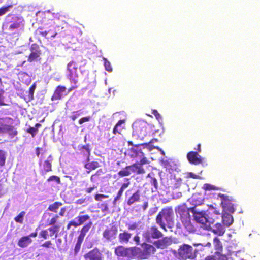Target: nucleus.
<instances>
[{"label": "nucleus", "mask_w": 260, "mask_h": 260, "mask_svg": "<svg viewBox=\"0 0 260 260\" xmlns=\"http://www.w3.org/2000/svg\"><path fill=\"white\" fill-rule=\"evenodd\" d=\"M196 220L203 225V228L206 230H211L215 234L218 236H223L225 229L223 225L220 223H216L212 229L211 224H213L214 221L213 219L209 218L208 215H205L202 212H197L194 214Z\"/></svg>", "instance_id": "f257e3e1"}, {"label": "nucleus", "mask_w": 260, "mask_h": 260, "mask_svg": "<svg viewBox=\"0 0 260 260\" xmlns=\"http://www.w3.org/2000/svg\"><path fill=\"white\" fill-rule=\"evenodd\" d=\"M177 215H179L180 219L184 229L189 233L196 231L195 228L191 221L189 209L184 206H179L175 209Z\"/></svg>", "instance_id": "f03ea898"}, {"label": "nucleus", "mask_w": 260, "mask_h": 260, "mask_svg": "<svg viewBox=\"0 0 260 260\" xmlns=\"http://www.w3.org/2000/svg\"><path fill=\"white\" fill-rule=\"evenodd\" d=\"M174 213L172 207H167L163 208L159 212L156 217V223L160 226L161 228L166 230V224L162 221L164 218L168 224H173L174 223Z\"/></svg>", "instance_id": "7ed1b4c3"}, {"label": "nucleus", "mask_w": 260, "mask_h": 260, "mask_svg": "<svg viewBox=\"0 0 260 260\" xmlns=\"http://www.w3.org/2000/svg\"><path fill=\"white\" fill-rule=\"evenodd\" d=\"M132 135L137 140H143L148 133L149 124L143 120H137L133 125Z\"/></svg>", "instance_id": "20e7f679"}, {"label": "nucleus", "mask_w": 260, "mask_h": 260, "mask_svg": "<svg viewBox=\"0 0 260 260\" xmlns=\"http://www.w3.org/2000/svg\"><path fill=\"white\" fill-rule=\"evenodd\" d=\"M197 249L187 244L180 245L178 249L177 256L180 260L193 259L197 257Z\"/></svg>", "instance_id": "39448f33"}, {"label": "nucleus", "mask_w": 260, "mask_h": 260, "mask_svg": "<svg viewBox=\"0 0 260 260\" xmlns=\"http://www.w3.org/2000/svg\"><path fill=\"white\" fill-rule=\"evenodd\" d=\"M163 236L162 233L155 225L147 228L142 234L143 239L147 242H150L152 239H159Z\"/></svg>", "instance_id": "423d86ee"}, {"label": "nucleus", "mask_w": 260, "mask_h": 260, "mask_svg": "<svg viewBox=\"0 0 260 260\" xmlns=\"http://www.w3.org/2000/svg\"><path fill=\"white\" fill-rule=\"evenodd\" d=\"M218 196L220 198L221 205L224 211L233 213L235 209L234 204L232 203L233 199L228 195L219 193Z\"/></svg>", "instance_id": "0eeeda50"}, {"label": "nucleus", "mask_w": 260, "mask_h": 260, "mask_svg": "<svg viewBox=\"0 0 260 260\" xmlns=\"http://www.w3.org/2000/svg\"><path fill=\"white\" fill-rule=\"evenodd\" d=\"M126 155L133 158L135 162H147V160L144 157V153L138 148H132L127 150Z\"/></svg>", "instance_id": "6e6552de"}, {"label": "nucleus", "mask_w": 260, "mask_h": 260, "mask_svg": "<svg viewBox=\"0 0 260 260\" xmlns=\"http://www.w3.org/2000/svg\"><path fill=\"white\" fill-rule=\"evenodd\" d=\"M213 244L215 251V254L217 256L218 260H228V257L225 254L223 253V247L222 244L217 237L213 239Z\"/></svg>", "instance_id": "1a4fd4ad"}, {"label": "nucleus", "mask_w": 260, "mask_h": 260, "mask_svg": "<svg viewBox=\"0 0 260 260\" xmlns=\"http://www.w3.org/2000/svg\"><path fill=\"white\" fill-rule=\"evenodd\" d=\"M78 66L73 60L67 65L68 77L72 83L76 84L78 82V75L77 73Z\"/></svg>", "instance_id": "9d476101"}, {"label": "nucleus", "mask_w": 260, "mask_h": 260, "mask_svg": "<svg viewBox=\"0 0 260 260\" xmlns=\"http://www.w3.org/2000/svg\"><path fill=\"white\" fill-rule=\"evenodd\" d=\"M118 234V228L116 225H112L107 228L103 232V237L108 242H111L116 238Z\"/></svg>", "instance_id": "9b49d317"}, {"label": "nucleus", "mask_w": 260, "mask_h": 260, "mask_svg": "<svg viewBox=\"0 0 260 260\" xmlns=\"http://www.w3.org/2000/svg\"><path fill=\"white\" fill-rule=\"evenodd\" d=\"M142 246L143 249L141 250L140 249V252L138 254V258L140 259H147L156 251L155 248L151 244L144 243L142 244Z\"/></svg>", "instance_id": "f8f14e48"}, {"label": "nucleus", "mask_w": 260, "mask_h": 260, "mask_svg": "<svg viewBox=\"0 0 260 260\" xmlns=\"http://www.w3.org/2000/svg\"><path fill=\"white\" fill-rule=\"evenodd\" d=\"M30 53L28 56L27 60L29 62L40 60L41 51L39 46L36 44H32L30 47Z\"/></svg>", "instance_id": "ddd939ff"}, {"label": "nucleus", "mask_w": 260, "mask_h": 260, "mask_svg": "<svg viewBox=\"0 0 260 260\" xmlns=\"http://www.w3.org/2000/svg\"><path fill=\"white\" fill-rule=\"evenodd\" d=\"M90 218V217L88 214L79 215L75 218L76 220H71L69 222L67 225V229L69 230L72 226L78 227L81 225L89 220Z\"/></svg>", "instance_id": "4468645a"}, {"label": "nucleus", "mask_w": 260, "mask_h": 260, "mask_svg": "<svg viewBox=\"0 0 260 260\" xmlns=\"http://www.w3.org/2000/svg\"><path fill=\"white\" fill-rule=\"evenodd\" d=\"M84 257L85 260H103L102 254L96 247L85 253Z\"/></svg>", "instance_id": "2eb2a0df"}, {"label": "nucleus", "mask_w": 260, "mask_h": 260, "mask_svg": "<svg viewBox=\"0 0 260 260\" xmlns=\"http://www.w3.org/2000/svg\"><path fill=\"white\" fill-rule=\"evenodd\" d=\"M140 252V248L136 246L126 247L124 251V256L129 259H134L136 257L138 258V254Z\"/></svg>", "instance_id": "dca6fc26"}, {"label": "nucleus", "mask_w": 260, "mask_h": 260, "mask_svg": "<svg viewBox=\"0 0 260 260\" xmlns=\"http://www.w3.org/2000/svg\"><path fill=\"white\" fill-rule=\"evenodd\" d=\"M187 159L189 162H203L205 158L202 157L198 152L190 151L187 154Z\"/></svg>", "instance_id": "f3484780"}, {"label": "nucleus", "mask_w": 260, "mask_h": 260, "mask_svg": "<svg viewBox=\"0 0 260 260\" xmlns=\"http://www.w3.org/2000/svg\"><path fill=\"white\" fill-rule=\"evenodd\" d=\"M161 239H158L153 242V244L156 248L159 249H165L168 245H169L171 243V240L170 238L168 237H162Z\"/></svg>", "instance_id": "a211bd4d"}, {"label": "nucleus", "mask_w": 260, "mask_h": 260, "mask_svg": "<svg viewBox=\"0 0 260 260\" xmlns=\"http://www.w3.org/2000/svg\"><path fill=\"white\" fill-rule=\"evenodd\" d=\"M67 90V88L65 86L62 85L57 86L51 98V100L52 101L59 100L61 99L62 97V93L65 92Z\"/></svg>", "instance_id": "6ab92c4d"}, {"label": "nucleus", "mask_w": 260, "mask_h": 260, "mask_svg": "<svg viewBox=\"0 0 260 260\" xmlns=\"http://www.w3.org/2000/svg\"><path fill=\"white\" fill-rule=\"evenodd\" d=\"M132 236V234L126 230L121 231L118 234V240L120 243L127 244Z\"/></svg>", "instance_id": "aec40b11"}, {"label": "nucleus", "mask_w": 260, "mask_h": 260, "mask_svg": "<svg viewBox=\"0 0 260 260\" xmlns=\"http://www.w3.org/2000/svg\"><path fill=\"white\" fill-rule=\"evenodd\" d=\"M130 185V181L129 180V179L126 178L125 179V182L122 184L120 188L118 190V192L117 193V194L116 197L114 198L113 203L114 205H116V203L118 201H119L123 194V192L124 191V190L127 188Z\"/></svg>", "instance_id": "412c9836"}, {"label": "nucleus", "mask_w": 260, "mask_h": 260, "mask_svg": "<svg viewBox=\"0 0 260 260\" xmlns=\"http://www.w3.org/2000/svg\"><path fill=\"white\" fill-rule=\"evenodd\" d=\"M140 191L139 189H137L126 201L127 205L131 206L136 202H139L140 201Z\"/></svg>", "instance_id": "4be33fe9"}, {"label": "nucleus", "mask_w": 260, "mask_h": 260, "mask_svg": "<svg viewBox=\"0 0 260 260\" xmlns=\"http://www.w3.org/2000/svg\"><path fill=\"white\" fill-rule=\"evenodd\" d=\"M32 242L29 236H24L19 239L17 245L19 247L24 248L27 247Z\"/></svg>", "instance_id": "5701e85b"}, {"label": "nucleus", "mask_w": 260, "mask_h": 260, "mask_svg": "<svg viewBox=\"0 0 260 260\" xmlns=\"http://www.w3.org/2000/svg\"><path fill=\"white\" fill-rule=\"evenodd\" d=\"M143 164H133L132 165L128 166L131 173H136L138 174H143L145 173L144 169L142 167Z\"/></svg>", "instance_id": "b1692460"}, {"label": "nucleus", "mask_w": 260, "mask_h": 260, "mask_svg": "<svg viewBox=\"0 0 260 260\" xmlns=\"http://www.w3.org/2000/svg\"><path fill=\"white\" fill-rule=\"evenodd\" d=\"M8 133L11 138H13L18 134L16 128L11 125H8L6 128H3V134Z\"/></svg>", "instance_id": "393cba45"}, {"label": "nucleus", "mask_w": 260, "mask_h": 260, "mask_svg": "<svg viewBox=\"0 0 260 260\" xmlns=\"http://www.w3.org/2000/svg\"><path fill=\"white\" fill-rule=\"evenodd\" d=\"M92 225V222L91 221H90L89 222L83 225L80 231V234L78 238L84 240L86 235L89 232Z\"/></svg>", "instance_id": "a878e982"}, {"label": "nucleus", "mask_w": 260, "mask_h": 260, "mask_svg": "<svg viewBox=\"0 0 260 260\" xmlns=\"http://www.w3.org/2000/svg\"><path fill=\"white\" fill-rule=\"evenodd\" d=\"M222 221L226 226H230L233 222V216L229 213H225L222 216Z\"/></svg>", "instance_id": "bb28decb"}, {"label": "nucleus", "mask_w": 260, "mask_h": 260, "mask_svg": "<svg viewBox=\"0 0 260 260\" xmlns=\"http://www.w3.org/2000/svg\"><path fill=\"white\" fill-rule=\"evenodd\" d=\"M62 205V203L60 202H55L49 205L47 210L54 213H56L60 206Z\"/></svg>", "instance_id": "cd10ccee"}, {"label": "nucleus", "mask_w": 260, "mask_h": 260, "mask_svg": "<svg viewBox=\"0 0 260 260\" xmlns=\"http://www.w3.org/2000/svg\"><path fill=\"white\" fill-rule=\"evenodd\" d=\"M60 225L59 224H56V225L49 227L48 230L50 232V236L52 237L55 235V237L56 238L60 230Z\"/></svg>", "instance_id": "c85d7f7f"}, {"label": "nucleus", "mask_w": 260, "mask_h": 260, "mask_svg": "<svg viewBox=\"0 0 260 260\" xmlns=\"http://www.w3.org/2000/svg\"><path fill=\"white\" fill-rule=\"evenodd\" d=\"M124 122V120H120L117 122V123L116 124V125H115L113 129V133L114 135H116L117 134H121V131L122 129V128H121V125Z\"/></svg>", "instance_id": "c756f323"}, {"label": "nucleus", "mask_w": 260, "mask_h": 260, "mask_svg": "<svg viewBox=\"0 0 260 260\" xmlns=\"http://www.w3.org/2000/svg\"><path fill=\"white\" fill-rule=\"evenodd\" d=\"M125 248L122 245L116 247L114 249L115 254L119 257H123Z\"/></svg>", "instance_id": "7c9ffc66"}, {"label": "nucleus", "mask_w": 260, "mask_h": 260, "mask_svg": "<svg viewBox=\"0 0 260 260\" xmlns=\"http://www.w3.org/2000/svg\"><path fill=\"white\" fill-rule=\"evenodd\" d=\"M36 88V83L32 84L29 87L27 95V99L29 101H30L34 99V94Z\"/></svg>", "instance_id": "2f4dec72"}, {"label": "nucleus", "mask_w": 260, "mask_h": 260, "mask_svg": "<svg viewBox=\"0 0 260 260\" xmlns=\"http://www.w3.org/2000/svg\"><path fill=\"white\" fill-rule=\"evenodd\" d=\"M14 5L11 4L6 6H3L0 8V16H3L6 14L10 11V9H12Z\"/></svg>", "instance_id": "473e14b6"}, {"label": "nucleus", "mask_w": 260, "mask_h": 260, "mask_svg": "<svg viewBox=\"0 0 260 260\" xmlns=\"http://www.w3.org/2000/svg\"><path fill=\"white\" fill-rule=\"evenodd\" d=\"M37 33L43 37L48 39L49 37H47V35L51 32V29L48 31H46L43 29L42 27H39L36 30Z\"/></svg>", "instance_id": "72a5a7b5"}, {"label": "nucleus", "mask_w": 260, "mask_h": 260, "mask_svg": "<svg viewBox=\"0 0 260 260\" xmlns=\"http://www.w3.org/2000/svg\"><path fill=\"white\" fill-rule=\"evenodd\" d=\"M131 174L132 173L131 172L130 169L128 168V166H126L125 168L118 172V175L121 177L128 176Z\"/></svg>", "instance_id": "f704fd0d"}, {"label": "nucleus", "mask_w": 260, "mask_h": 260, "mask_svg": "<svg viewBox=\"0 0 260 260\" xmlns=\"http://www.w3.org/2000/svg\"><path fill=\"white\" fill-rule=\"evenodd\" d=\"M39 130L37 128L29 126L26 129V132L30 134L32 138H34L37 134L38 133Z\"/></svg>", "instance_id": "c9c22d12"}, {"label": "nucleus", "mask_w": 260, "mask_h": 260, "mask_svg": "<svg viewBox=\"0 0 260 260\" xmlns=\"http://www.w3.org/2000/svg\"><path fill=\"white\" fill-rule=\"evenodd\" d=\"M25 212L24 211L21 212L17 216L14 218L15 221L19 223H22L23 222L24 216Z\"/></svg>", "instance_id": "e433bc0d"}, {"label": "nucleus", "mask_w": 260, "mask_h": 260, "mask_svg": "<svg viewBox=\"0 0 260 260\" xmlns=\"http://www.w3.org/2000/svg\"><path fill=\"white\" fill-rule=\"evenodd\" d=\"M81 151L84 154L89 156L90 154V148L89 144H86L81 146Z\"/></svg>", "instance_id": "4c0bfd02"}, {"label": "nucleus", "mask_w": 260, "mask_h": 260, "mask_svg": "<svg viewBox=\"0 0 260 260\" xmlns=\"http://www.w3.org/2000/svg\"><path fill=\"white\" fill-rule=\"evenodd\" d=\"M58 218V215H54L50 220L48 221V225H56L55 224L57 223Z\"/></svg>", "instance_id": "58836bf2"}, {"label": "nucleus", "mask_w": 260, "mask_h": 260, "mask_svg": "<svg viewBox=\"0 0 260 260\" xmlns=\"http://www.w3.org/2000/svg\"><path fill=\"white\" fill-rule=\"evenodd\" d=\"M98 167V164H85V167L89 170L87 171L88 173H89L92 170L95 169Z\"/></svg>", "instance_id": "ea45409f"}, {"label": "nucleus", "mask_w": 260, "mask_h": 260, "mask_svg": "<svg viewBox=\"0 0 260 260\" xmlns=\"http://www.w3.org/2000/svg\"><path fill=\"white\" fill-rule=\"evenodd\" d=\"M48 230H42L39 233V237L43 240H46L48 237Z\"/></svg>", "instance_id": "a19ab883"}, {"label": "nucleus", "mask_w": 260, "mask_h": 260, "mask_svg": "<svg viewBox=\"0 0 260 260\" xmlns=\"http://www.w3.org/2000/svg\"><path fill=\"white\" fill-rule=\"evenodd\" d=\"M104 66H105L106 70L109 72H112L113 69L111 65L110 62L106 58H104Z\"/></svg>", "instance_id": "79ce46f5"}, {"label": "nucleus", "mask_w": 260, "mask_h": 260, "mask_svg": "<svg viewBox=\"0 0 260 260\" xmlns=\"http://www.w3.org/2000/svg\"><path fill=\"white\" fill-rule=\"evenodd\" d=\"M84 240L82 239H80L79 238H78L77 239V242L76 244V245H75V253H77L80 248H81V244L83 242Z\"/></svg>", "instance_id": "37998d69"}, {"label": "nucleus", "mask_w": 260, "mask_h": 260, "mask_svg": "<svg viewBox=\"0 0 260 260\" xmlns=\"http://www.w3.org/2000/svg\"><path fill=\"white\" fill-rule=\"evenodd\" d=\"M108 198V195L100 193H96L94 196V199L96 201H101L103 199H107Z\"/></svg>", "instance_id": "c03bdc74"}, {"label": "nucleus", "mask_w": 260, "mask_h": 260, "mask_svg": "<svg viewBox=\"0 0 260 260\" xmlns=\"http://www.w3.org/2000/svg\"><path fill=\"white\" fill-rule=\"evenodd\" d=\"M203 189L205 190H211L217 189V188L214 185L206 183L204 185Z\"/></svg>", "instance_id": "a18cd8bd"}, {"label": "nucleus", "mask_w": 260, "mask_h": 260, "mask_svg": "<svg viewBox=\"0 0 260 260\" xmlns=\"http://www.w3.org/2000/svg\"><path fill=\"white\" fill-rule=\"evenodd\" d=\"M138 225L136 222H134L132 224L127 225V227L129 231H134L138 228Z\"/></svg>", "instance_id": "49530a36"}, {"label": "nucleus", "mask_w": 260, "mask_h": 260, "mask_svg": "<svg viewBox=\"0 0 260 260\" xmlns=\"http://www.w3.org/2000/svg\"><path fill=\"white\" fill-rule=\"evenodd\" d=\"M6 153L0 150V162H5L6 160Z\"/></svg>", "instance_id": "de8ad7c7"}, {"label": "nucleus", "mask_w": 260, "mask_h": 260, "mask_svg": "<svg viewBox=\"0 0 260 260\" xmlns=\"http://www.w3.org/2000/svg\"><path fill=\"white\" fill-rule=\"evenodd\" d=\"M53 244L52 242L50 240L46 241L45 242H44L42 245L41 246L45 248H51Z\"/></svg>", "instance_id": "09e8293b"}, {"label": "nucleus", "mask_w": 260, "mask_h": 260, "mask_svg": "<svg viewBox=\"0 0 260 260\" xmlns=\"http://www.w3.org/2000/svg\"><path fill=\"white\" fill-rule=\"evenodd\" d=\"M7 119H11V118L5 117V118H0V127H2L3 128H6V127L7 126L8 124L3 123L2 121H4Z\"/></svg>", "instance_id": "8fccbe9b"}, {"label": "nucleus", "mask_w": 260, "mask_h": 260, "mask_svg": "<svg viewBox=\"0 0 260 260\" xmlns=\"http://www.w3.org/2000/svg\"><path fill=\"white\" fill-rule=\"evenodd\" d=\"M4 93V90L1 89L0 90V106L6 105V104L5 103V102L4 101V97L3 96Z\"/></svg>", "instance_id": "3c124183"}, {"label": "nucleus", "mask_w": 260, "mask_h": 260, "mask_svg": "<svg viewBox=\"0 0 260 260\" xmlns=\"http://www.w3.org/2000/svg\"><path fill=\"white\" fill-rule=\"evenodd\" d=\"M90 117H89V116H88V117H84L81 118L79 120V123L80 124H83L84 122L89 121L90 120Z\"/></svg>", "instance_id": "603ef678"}, {"label": "nucleus", "mask_w": 260, "mask_h": 260, "mask_svg": "<svg viewBox=\"0 0 260 260\" xmlns=\"http://www.w3.org/2000/svg\"><path fill=\"white\" fill-rule=\"evenodd\" d=\"M19 27H20V23L18 22H15V23L11 24L10 25L9 28H10V29H15L18 28Z\"/></svg>", "instance_id": "864d4df0"}, {"label": "nucleus", "mask_w": 260, "mask_h": 260, "mask_svg": "<svg viewBox=\"0 0 260 260\" xmlns=\"http://www.w3.org/2000/svg\"><path fill=\"white\" fill-rule=\"evenodd\" d=\"M52 180H55L58 183L60 182L59 178L56 176H51L49 177L47 179L48 181H52Z\"/></svg>", "instance_id": "5fc2aeb1"}, {"label": "nucleus", "mask_w": 260, "mask_h": 260, "mask_svg": "<svg viewBox=\"0 0 260 260\" xmlns=\"http://www.w3.org/2000/svg\"><path fill=\"white\" fill-rule=\"evenodd\" d=\"M204 260H218L217 256L214 255H209L207 256Z\"/></svg>", "instance_id": "6e6d98bb"}, {"label": "nucleus", "mask_w": 260, "mask_h": 260, "mask_svg": "<svg viewBox=\"0 0 260 260\" xmlns=\"http://www.w3.org/2000/svg\"><path fill=\"white\" fill-rule=\"evenodd\" d=\"M134 241L135 242L136 244L137 245H140V238L138 235V234H137L135 235V236L133 238Z\"/></svg>", "instance_id": "4d7b16f0"}, {"label": "nucleus", "mask_w": 260, "mask_h": 260, "mask_svg": "<svg viewBox=\"0 0 260 260\" xmlns=\"http://www.w3.org/2000/svg\"><path fill=\"white\" fill-rule=\"evenodd\" d=\"M73 113V114L70 116V118L73 121H74L79 116V113H78V111H74Z\"/></svg>", "instance_id": "13d9d810"}, {"label": "nucleus", "mask_w": 260, "mask_h": 260, "mask_svg": "<svg viewBox=\"0 0 260 260\" xmlns=\"http://www.w3.org/2000/svg\"><path fill=\"white\" fill-rule=\"evenodd\" d=\"M67 209L66 207H62L60 209L59 212V215L60 216H64L66 212Z\"/></svg>", "instance_id": "bf43d9fd"}, {"label": "nucleus", "mask_w": 260, "mask_h": 260, "mask_svg": "<svg viewBox=\"0 0 260 260\" xmlns=\"http://www.w3.org/2000/svg\"><path fill=\"white\" fill-rule=\"evenodd\" d=\"M96 187L93 185L92 186L87 188L85 189V192L88 193H91Z\"/></svg>", "instance_id": "052dcab7"}, {"label": "nucleus", "mask_w": 260, "mask_h": 260, "mask_svg": "<svg viewBox=\"0 0 260 260\" xmlns=\"http://www.w3.org/2000/svg\"><path fill=\"white\" fill-rule=\"evenodd\" d=\"M189 177H190L191 178H193V179H199L200 178V176L198 175H196L192 172L189 173Z\"/></svg>", "instance_id": "680f3d73"}, {"label": "nucleus", "mask_w": 260, "mask_h": 260, "mask_svg": "<svg viewBox=\"0 0 260 260\" xmlns=\"http://www.w3.org/2000/svg\"><path fill=\"white\" fill-rule=\"evenodd\" d=\"M152 113L156 116L157 119H158L160 117V114L156 110H153Z\"/></svg>", "instance_id": "e2e57ef3"}, {"label": "nucleus", "mask_w": 260, "mask_h": 260, "mask_svg": "<svg viewBox=\"0 0 260 260\" xmlns=\"http://www.w3.org/2000/svg\"><path fill=\"white\" fill-rule=\"evenodd\" d=\"M148 207V202H145L142 205V208L144 211L146 210Z\"/></svg>", "instance_id": "0e129e2a"}, {"label": "nucleus", "mask_w": 260, "mask_h": 260, "mask_svg": "<svg viewBox=\"0 0 260 260\" xmlns=\"http://www.w3.org/2000/svg\"><path fill=\"white\" fill-rule=\"evenodd\" d=\"M49 34H50V35H51L50 38H55L57 34V33L56 32H55V31H53L52 30H51V32Z\"/></svg>", "instance_id": "69168bd1"}, {"label": "nucleus", "mask_w": 260, "mask_h": 260, "mask_svg": "<svg viewBox=\"0 0 260 260\" xmlns=\"http://www.w3.org/2000/svg\"><path fill=\"white\" fill-rule=\"evenodd\" d=\"M41 150H42V149L41 148H39V147H37L36 149V154H37V156L38 157H40L39 156H40V151Z\"/></svg>", "instance_id": "338daca9"}, {"label": "nucleus", "mask_w": 260, "mask_h": 260, "mask_svg": "<svg viewBox=\"0 0 260 260\" xmlns=\"http://www.w3.org/2000/svg\"><path fill=\"white\" fill-rule=\"evenodd\" d=\"M38 233L37 231H35L34 232H32L30 233L29 235L27 236H29V238L30 237H36L37 236Z\"/></svg>", "instance_id": "774afa93"}]
</instances>
